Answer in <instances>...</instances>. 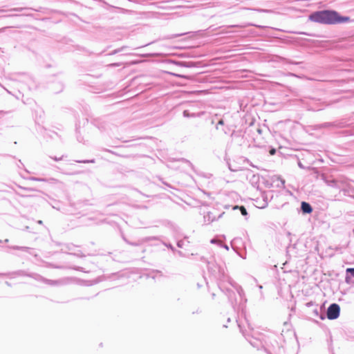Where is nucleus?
Wrapping results in <instances>:
<instances>
[{
    "label": "nucleus",
    "instance_id": "nucleus-7",
    "mask_svg": "<svg viewBox=\"0 0 354 354\" xmlns=\"http://www.w3.org/2000/svg\"><path fill=\"white\" fill-rule=\"evenodd\" d=\"M274 196V192L272 190L265 191L261 193L262 203L260 204V208H265L267 207L268 202L270 201Z\"/></svg>",
    "mask_w": 354,
    "mask_h": 354
},
{
    "label": "nucleus",
    "instance_id": "nucleus-46",
    "mask_svg": "<svg viewBox=\"0 0 354 354\" xmlns=\"http://www.w3.org/2000/svg\"><path fill=\"white\" fill-rule=\"evenodd\" d=\"M103 150H104V151H107V152L111 153H113V154H115V153L114 151H111V150H110V149H104Z\"/></svg>",
    "mask_w": 354,
    "mask_h": 354
},
{
    "label": "nucleus",
    "instance_id": "nucleus-57",
    "mask_svg": "<svg viewBox=\"0 0 354 354\" xmlns=\"http://www.w3.org/2000/svg\"><path fill=\"white\" fill-rule=\"evenodd\" d=\"M4 12H6L5 10H0V13Z\"/></svg>",
    "mask_w": 354,
    "mask_h": 354
},
{
    "label": "nucleus",
    "instance_id": "nucleus-13",
    "mask_svg": "<svg viewBox=\"0 0 354 354\" xmlns=\"http://www.w3.org/2000/svg\"><path fill=\"white\" fill-rule=\"evenodd\" d=\"M29 180L32 181H38V182H46L48 183H57V180L53 178H39V177H35V176H30L27 178Z\"/></svg>",
    "mask_w": 354,
    "mask_h": 354
},
{
    "label": "nucleus",
    "instance_id": "nucleus-44",
    "mask_svg": "<svg viewBox=\"0 0 354 354\" xmlns=\"http://www.w3.org/2000/svg\"><path fill=\"white\" fill-rule=\"evenodd\" d=\"M221 246L224 248L225 250H229V247L227 244L223 243V244L221 245Z\"/></svg>",
    "mask_w": 354,
    "mask_h": 354
},
{
    "label": "nucleus",
    "instance_id": "nucleus-19",
    "mask_svg": "<svg viewBox=\"0 0 354 354\" xmlns=\"http://www.w3.org/2000/svg\"><path fill=\"white\" fill-rule=\"evenodd\" d=\"M29 273H27L24 270H17L11 273H0V276H10V275H15V276H26Z\"/></svg>",
    "mask_w": 354,
    "mask_h": 354
},
{
    "label": "nucleus",
    "instance_id": "nucleus-10",
    "mask_svg": "<svg viewBox=\"0 0 354 354\" xmlns=\"http://www.w3.org/2000/svg\"><path fill=\"white\" fill-rule=\"evenodd\" d=\"M322 179L324 182L332 187L340 188V181L335 178H328L324 175H322Z\"/></svg>",
    "mask_w": 354,
    "mask_h": 354
},
{
    "label": "nucleus",
    "instance_id": "nucleus-5",
    "mask_svg": "<svg viewBox=\"0 0 354 354\" xmlns=\"http://www.w3.org/2000/svg\"><path fill=\"white\" fill-rule=\"evenodd\" d=\"M340 307L336 303L330 304L326 311V317L330 320H334L339 317Z\"/></svg>",
    "mask_w": 354,
    "mask_h": 354
},
{
    "label": "nucleus",
    "instance_id": "nucleus-36",
    "mask_svg": "<svg viewBox=\"0 0 354 354\" xmlns=\"http://www.w3.org/2000/svg\"><path fill=\"white\" fill-rule=\"evenodd\" d=\"M201 260L207 264V268L209 270H210V266H209L210 263L204 257H202L201 258Z\"/></svg>",
    "mask_w": 354,
    "mask_h": 354
},
{
    "label": "nucleus",
    "instance_id": "nucleus-60",
    "mask_svg": "<svg viewBox=\"0 0 354 354\" xmlns=\"http://www.w3.org/2000/svg\"><path fill=\"white\" fill-rule=\"evenodd\" d=\"M38 223L41 224V223H42V221H39Z\"/></svg>",
    "mask_w": 354,
    "mask_h": 354
},
{
    "label": "nucleus",
    "instance_id": "nucleus-48",
    "mask_svg": "<svg viewBox=\"0 0 354 354\" xmlns=\"http://www.w3.org/2000/svg\"><path fill=\"white\" fill-rule=\"evenodd\" d=\"M8 243L9 242V239H6L4 241H2V240H0V243Z\"/></svg>",
    "mask_w": 354,
    "mask_h": 354
},
{
    "label": "nucleus",
    "instance_id": "nucleus-42",
    "mask_svg": "<svg viewBox=\"0 0 354 354\" xmlns=\"http://www.w3.org/2000/svg\"><path fill=\"white\" fill-rule=\"evenodd\" d=\"M180 237H183V240H187L188 239V236H183V235H179L178 237H176V239H179Z\"/></svg>",
    "mask_w": 354,
    "mask_h": 354
},
{
    "label": "nucleus",
    "instance_id": "nucleus-35",
    "mask_svg": "<svg viewBox=\"0 0 354 354\" xmlns=\"http://www.w3.org/2000/svg\"><path fill=\"white\" fill-rule=\"evenodd\" d=\"M219 125H222V126H224L225 125V122H224V120L223 119H220L218 122V123L216 124V129H218V126Z\"/></svg>",
    "mask_w": 354,
    "mask_h": 354
},
{
    "label": "nucleus",
    "instance_id": "nucleus-15",
    "mask_svg": "<svg viewBox=\"0 0 354 354\" xmlns=\"http://www.w3.org/2000/svg\"><path fill=\"white\" fill-rule=\"evenodd\" d=\"M24 82L30 91L35 90L37 87L35 80L31 77H26Z\"/></svg>",
    "mask_w": 354,
    "mask_h": 354
},
{
    "label": "nucleus",
    "instance_id": "nucleus-38",
    "mask_svg": "<svg viewBox=\"0 0 354 354\" xmlns=\"http://www.w3.org/2000/svg\"><path fill=\"white\" fill-rule=\"evenodd\" d=\"M24 9V8H14L12 9H10V11L21 12Z\"/></svg>",
    "mask_w": 354,
    "mask_h": 354
},
{
    "label": "nucleus",
    "instance_id": "nucleus-39",
    "mask_svg": "<svg viewBox=\"0 0 354 354\" xmlns=\"http://www.w3.org/2000/svg\"><path fill=\"white\" fill-rule=\"evenodd\" d=\"M344 133L345 134V136H351V135L354 134L353 133L351 132V131H349V130L344 131Z\"/></svg>",
    "mask_w": 354,
    "mask_h": 354
},
{
    "label": "nucleus",
    "instance_id": "nucleus-16",
    "mask_svg": "<svg viewBox=\"0 0 354 354\" xmlns=\"http://www.w3.org/2000/svg\"><path fill=\"white\" fill-rule=\"evenodd\" d=\"M354 278V268H348L346 270L345 282L351 283V279Z\"/></svg>",
    "mask_w": 354,
    "mask_h": 354
},
{
    "label": "nucleus",
    "instance_id": "nucleus-28",
    "mask_svg": "<svg viewBox=\"0 0 354 354\" xmlns=\"http://www.w3.org/2000/svg\"><path fill=\"white\" fill-rule=\"evenodd\" d=\"M162 244L165 245L167 248L170 249L173 252L176 251V248L171 243L162 242Z\"/></svg>",
    "mask_w": 354,
    "mask_h": 354
},
{
    "label": "nucleus",
    "instance_id": "nucleus-31",
    "mask_svg": "<svg viewBox=\"0 0 354 354\" xmlns=\"http://www.w3.org/2000/svg\"><path fill=\"white\" fill-rule=\"evenodd\" d=\"M70 254L81 258L85 257V255L81 251H78V252L70 253Z\"/></svg>",
    "mask_w": 354,
    "mask_h": 354
},
{
    "label": "nucleus",
    "instance_id": "nucleus-53",
    "mask_svg": "<svg viewBox=\"0 0 354 354\" xmlns=\"http://www.w3.org/2000/svg\"><path fill=\"white\" fill-rule=\"evenodd\" d=\"M343 192H344V195H346V192H348V190H346V189H343Z\"/></svg>",
    "mask_w": 354,
    "mask_h": 354
},
{
    "label": "nucleus",
    "instance_id": "nucleus-56",
    "mask_svg": "<svg viewBox=\"0 0 354 354\" xmlns=\"http://www.w3.org/2000/svg\"><path fill=\"white\" fill-rule=\"evenodd\" d=\"M77 140L81 142L82 140L77 136Z\"/></svg>",
    "mask_w": 354,
    "mask_h": 354
},
{
    "label": "nucleus",
    "instance_id": "nucleus-61",
    "mask_svg": "<svg viewBox=\"0 0 354 354\" xmlns=\"http://www.w3.org/2000/svg\"><path fill=\"white\" fill-rule=\"evenodd\" d=\"M290 75H292V76H295V74H293V73H291V74H290Z\"/></svg>",
    "mask_w": 354,
    "mask_h": 354
},
{
    "label": "nucleus",
    "instance_id": "nucleus-25",
    "mask_svg": "<svg viewBox=\"0 0 354 354\" xmlns=\"http://www.w3.org/2000/svg\"><path fill=\"white\" fill-rule=\"evenodd\" d=\"M232 130V126L230 125H226L223 129V131L225 135H230Z\"/></svg>",
    "mask_w": 354,
    "mask_h": 354
},
{
    "label": "nucleus",
    "instance_id": "nucleus-22",
    "mask_svg": "<svg viewBox=\"0 0 354 354\" xmlns=\"http://www.w3.org/2000/svg\"><path fill=\"white\" fill-rule=\"evenodd\" d=\"M234 209H239L241 214L244 216H246L248 214L246 208L243 205H241V206L236 205V206H235V207H234Z\"/></svg>",
    "mask_w": 354,
    "mask_h": 354
},
{
    "label": "nucleus",
    "instance_id": "nucleus-51",
    "mask_svg": "<svg viewBox=\"0 0 354 354\" xmlns=\"http://www.w3.org/2000/svg\"><path fill=\"white\" fill-rule=\"evenodd\" d=\"M5 283H6L8 286H9V287H10V286H11L10 283H9L8 281H6V282H5Z\"/></svg>",
    "mask_w": 354,
    "mask_h": 354
},
{
    "label": "nucleus",
    "instance_id": "nucleus-4",
    "mask_svg": "<svg viewBox=\"0 0 354 354\" xmlns=\"http://www.w3.org/2000/svg\"><path fill=\"white\" fill-rule=\"evenodd\" d=\"M306 307L312 308V314L314 317H319L320 319L324 320L326 318L325 313L323 311L324 304L318 306L313 301H309L306 304Z\"/></svg>",
    "mask_w": 354,
    "mask_h": 354
},
{
    "label": "nucleus",
    "instance_id": "nucleus-3",
    "mask_svg": "<svg viewBox=\"0 0 354 354\" xmlns=\"http://www.w3.org/2000/svg\"><path fill=\"white\" fill-rule=\"evenodd\" d=\"M236 322L240 331L252 346L256 348L257 350L263 349L267 354H272L271 352L266 348L268 342L266 335L263 333L247 334L243 329L244 326L242 325L241 321L236 320Z\"/></svg>",
    "mask_w": 354,
    "mask_h": 354
},
{
    "label": "nucleus",
    "instance_id": "nucleus-59",
    "mask_svg": "<svg viewBox=\"0 0 354 354\" xmlns=\"http://www.w3.org/2000/svg\"><path fill=\"white\" fill-rule=\"evenodd\" d=\"M231 320H230V318H228L227 319V322H230Z\"/></svg>",
    "mask_w": 354,
    "mask_h": 354
},
{
    "label": "nucleus",
    "instance_id": "nucleus-58",
    "mask_svg": "<svg viewBox=\"0 0 354 354\" xmlns=\"http://www.w3.org/2000/svg\"><path fill=\"white\" fill-rule=\"evenodd\" d=\"M275 152V149L272 150L271 153L273 154Z\"/></svg>",
    "mask_w": 354,
    "mask_h": 354
},
{
    "label": "nucleus",
    "instance_id": "nucleus-62",
    "mask_svg": "<svg viewBox=\"0 0 354 354\" xmlns=\"http://www.w3.org/2000/svg\"><path fill=\"white\" fill-rule=\"evenodd\" d=\"M26 189H28V190H32V189H31V188H26Z\"/></svg>",
    "mask_w": 354,
    "mask_h": 354
},
{
    "label": "nucleus",
    "instance_id": "nucleus-2",
    "mask_svg": "<svg viewBox=\"0 0 354 354\" xmlns=\"http://www.w3.org/2000/svg\"><path fill=\"white\" fill-rule=\"evenodd\" d=\"M309 20L322 24H339L347 23L351 21L349 17L342 16L333 10H322L312 12L309 15Z\"/></svg>",
    "mask_w": 354,
    "mask_h": 354
},
{
    "label": "nucleus",
    "instance_id": "nucleus-54",
    "mask_svg": "<svg viewBox=\"0 0 354 354\" xmlns=\"http://www.w3.org/2000/svg\"><path fill=\"white\" fill-rule=\"evenodd\" d=\"M179 76L181 77L185 78V79H188L187 77L185 75H179Z\"/></svg>",
    "mask_w": 354,
    "mask_h": 354
},
{
    "label": "nucleus",
    "instance_id": "nucleus-45",
    "mask_svg": "<svg viewBox=\"0 0 354 354\" xmlns=\"http://www.w3.org/2000/svg\"><path fill=\"white\" fill-rule=\"evenodd\" d=\"M17 167L19 168H21V167H24V164L21 162V161L20 160H19V164H17Z\"/></svg>",
    "mask_w": 354,
    "mask_h": 354
},
{
    "label": "nucleus",
    "instance_id": "nucleus-6",
    "mask_svg": "<svg viewBox=\"0 0 354 354\" xmlns=\"http://www.w3.org/2000/svg\"><path fill=\"white\" fill-rule=\"evenodd\" d=\"M347 127L346 121H335L333 122H324L317 125V129L322 128H335L342 129Z\"/></svg>",
    "mask_w": 354,
    "mask_h": 354
},
{
    "label": "nucleus",
    "instance_id": "nucleus-12",
    "mask_svg": "<svg viewBox=\"0 0 354 354\" xmlns=\"http://www.w3.org/2000/svg\"><path fill=\"white\" fill-rule=\"evenodd\" d=\"M57 245H62V248L61 249V252L66 253L70 254V253H72L71 251L74 250V248L76 247L73 243H64L62 244L60 243H57Z\"/></svg>",
    "mask_w": 354,
    "mask_h": 354
},
{
    "label": "nucleus",
    "instance_id": "nucleus-43",
    "mask_svg": "<svg viewBox=\"0 0 354 354\" xmlns=\"http://www.w3.org/2000/svg\"><path fill=\"white\" fill-rule=\"evenodd\" d=\"M298 166L301 168V169H305V167L303 165V164L301 162V161H298Z\"/></svg>",
    "mask_w": 354,
    "mask_h": 354
},
{
    "label": "nucleus",
    "instance_id": "nucleus-26",
    "mask_svg": "<svg viewBox=\"0 0 354 354\" xmlns=\"http://www.w3.org/2000/svg\"><path fill=\"white\" fill-rule=\"evenodd\" d=\"M75 162L78 163H95V160L94 158L91 160H77Z\"/></svg>",
    "mask_w": 354,
    "mask_h": 354
},
{
    "label": "nucleus",
    "instance_id": "nucleus-40",
    "mask_svg": "<svg viewBox=\"0 0 354 354\" xmlns=\"http://www.w3.org/2000/svg\"><path fill=\"white\" fill-rule=\"evenodd\" d=\"M120 51H121V50H120V49H115V50H114L113 51H112V52L110 53V55H115V54H116V53H120Z\"/></svg>",
    "mask_w": 354,
    "mask_h": 354
},
{
    "label": "nucleus",
    "instance_id": "nucleus-23",
    "mask_svg": "<svg viewBox=\"0 0 354 354\" xmlns=\"http://www.w3.org/2000/svg\"><path fill=\"white\" fill-rule=\"evenodd\" d=\"M183 115L185 118H195L197 116L196 113H190L188 110L183 111Z\"/></svg>",
    "mask_w": 354,
    "mask_h": 354
},
{
    "label": "nucleus",
    "instance_id": "nucleus-47",
    "mask_svg": "<svg viewBox=\"0 0 354 354\" xmlns=\"http://www.w3.org/2000/svg\"><path fill=\"white\" fill-rule=\"evenodd\" d=\"M50 267H51V268H61V267H60V266H54V265H52V264H50Z\"/></svg>",
    "mask_w": 354,
    "mask_h": 354
},
{
    "label": "nucleus",
    "instance_id": "nucleus-21",
    "mask_svg": "<svg viewBox=\"0 0 354 354\" xmlns=\"http://www.w3.org/2000/svg\"><path fill=\"white\" fill-rule=\"evenodd\" d=\"M27 277L34 279L35 280L37 281H41L44 283L46 278L42 277L41 275L35 273V272H30L28 274H27Z\"/></svg>",
    "mask_w": 354,
    "mask_h": 354
},
{
    "label": "nucleus",
    "instance_id": "nucleus-29",
    "mask_svg": "<svg viewBox=\"0 0 354 354\" xmlns=\"http://www.w3.org/2000/svg\"><path fill=\"white\" fill-rule=\"evenodd\" d=\"M179 65L185 67H191L192 66V62H180Z\"/></svg>",
    "mask_w": 354,
    "mask_h": 354
},
{
    "label": "nucleus",
    "instance_id": "nucleus-9",
    "mask_svg": "<svg viewBox=\"0 0 354 354\" xmlns=\"http://www.w3.org/2000/svg\"><path fill=\"white\" fill-rule=\"evenodd\" d=\"M71 281L69 278H62L58 280H52L46 279L44 283H46L50 286H63L68 283Z\"/></svg>",
    "mask_w": 354,
    "mask_h": 354
},
{
    "label": "nucleus",
    "instance_id": "nucleus-41",
    "mask_svg": "<svg viewBox=\"0 0 354 354\" xmlns=\"http://www.w3.org/2000/svg\"><path fill=\"white\" fill-rule=\"evenodd\" d=\"M232 138L236 136V131L233 129L230 135Z\"/></svg>",
    "mask_w": 354,
    "mask_h": 354
},
{
    "label": "nucleus",
    "instance_id": "nucleus-27",
    "mask_svg": "<svg viewBox=\"0 0 354 354\" xmlns=\"http://www.w3.org/2000/svg\"><path fill=\"white\" fill-rule=\"evenodd\" d=\"M252 24H244V25L236 24V25H230V26H228L227 27L228 28H244L248 26H252Z\"/></svg>",
    "mask_w": 354,
    "mask_h": 354
},
{
    "label": "nucleus",
    "instance_id": "nucleus-49",
    "mask_svg": "<svg viewBox=\"0 0 354 354\" xmlns=\"http://www.w3.org/2000/svg\"><path fill=\"white\" fill-rule=\"evenodd\" d=\"M216 241H216V239H211L210 243H216Z\"/></svg>",
    "mask_w": 354,
    "mask_h": 354
},
{
    "label": "nucleus",
    "instance_id": "nucleus-55",
    "mask_svg": "<svg viewBox=\"0 0 354 354\" xmlns=\"http://www.w3.org/2000/svg\"><path fill=\"white\" fill-rule=\"evenodd\" d=\"M215 296H216V295H215V294H214V293H212V297L213 299H214Z\"/></svg>",
    "mask_w": 354,
    "mask_h": 354
},
{
    "label": "nucleus",
    "instance_id": "nucleus-24",
    "mask_svg": "<svg viewBox=\"0 0 354 354\" xmlns=\"http://www.w3.org/2000/svg\"><path fill=\"white\" fill-rule=\"evenodd\" d=\"M281 59L287 63V64H295V65H299L300 64H301L302 62H295V61H292L291 59H287V58H284V57H281Z\"/></svg>",
    "mask_w": 354,
    "mask_h": 354
},
{
    "label": "nucleus",
    "instance_id": "nucleus-18",
    "mask_svg": "<svg viewBox=\"0 0 354 354\" xmlns=\"http://www.w3.org/2000/svg\"><path fill=\"white\" fill-rule=\"evenodd\" d=\"M272 183H276L277 187H284L285 180L279 176H274L272 177Z\"/></svg>",
    "mask_w": 354,
    "mask_h": 354
},
{
    "label": "nucleus",
    "instance_id": "nucleus-8",
    "mask_svg": "<svg viewBox=\"0 0 354 354\" xmlns=\"http://www.w3.org/2000/svg\"><path fill=\"white\" fill-rule=\"evenodd\" d=\"M216 210H214L213 212H207L205 214H204L203 218L204 221L207 223H211L213 221H215L220 218L224 212L219 214L218 215H216L215 214Z\"/></svg>",
    "mask_w": 354,
    "mask_h": 354
},
{
    "label": "nucleus",
    "instance_id": "nucleus-32",
    "mask_svg": "<svg viewBox=\"0 0 354 354\" xmlns=\"http://www.w3.org/2000/svg\"><path fill=\"white\" fill-rule=\"evenodd\" d=\"M185 244V241L183 239H178L177 241V246L180 248H182Z\"/></svg>",
    "mask_w": 354,
    "mask_h": 354
},
{
    "label": "nucleus",
    "instance_id": "nucleus-34",
    "mask_svg": "<svg viewBox=\"0 0 354 354\" xmlns=\"http://www.w3.org/2000/svg\"><path fill=\"white\" fill-rule=\"evenodd\" d=\"M72 268L75 270H77V271H80V272H87L86 271L84 270V268L80 267V266H74Z\"/></svg>",
    "mask_w": 354,
    "mask_h": 354
},
{
    "label": "nucleus",
    "instance_id": "nucleus-30",
    "mask_svg": "<svg viewBox=\"0 0 354 354\" xmlns=\"http://www.w3.org/2000/svg\"><path fill=\"white\" fill-rule=\"evenodd\" d=\"M65 157H66V156H65V155H62L61 157H59V158L57 156H50V158L55 161H59V160H64Z\"/></svg>",
    "mask_w": 354,
    "mask_h": 354
},
{
    "label": "nucleus",
    "instance_id": "nucleus-33",
    "mask_svg": "<svg viewBox=\"0 0 354 354\" xmlns=\"http://www.w3.org/2000/svg\"><path fill=\"white\" fill-rule=\"evenodd\" d=\"M187 33L186 32H184V33H180V34H175V35H172L169 37H168L167 38L169 39H173V38H176V37H180V36H183V35H186Z\"/></svg>",
    "mask_w": 354,
    "mask_h": 354
},
{
    "label": "nucleus",
    "instance_id": "nucleus-14",
    "mask_svg": "<svg viewBox=\"0 0 354 354\" xmlns=\"http://www.w3.org/2000/svg\"><path fill=\"white\" fill-rule=\"evenodd\" d=\"M301 211L304 214H310L313 209L311 205L306 201H302L301 203Z\"/></svg>",
    "mask_w": 354,
    "mask_h": 354
},
{
    "label": "nucleus",
    "instance_id": "nucleus-52",
    "mask_svg": "<svg viewBox=\"0 0 354 354\" xmlns=\"http://www.w3.org/2000/svg\"><path fill=\"white\" fill-rule=\"evenodd\" d=\"M236 241V239H234V240L231 242V245H232V247L233 248H234V245H233V244H234V241Z\"/></svg>",
    "mask_w": 354,
    "mask_h": 354
},
{
    "label": "nucleus",
    "instance_id": "nucleus-17",
    "mask_svg": "<svg viewBox=\"0 0 354 354\" xmlns=\"http://www.w3.org/2000/svg\"><path fill=\"white\" fill-rule=\"evenodd\" d=\"M9 248L13 249V250H21L26 252H28L30 254H32V248L29 247H25V246H18V245H14V246H8Z\"/></svg>",
    "mask_w": 354,
    "mask_h": 354
},
{
    "label": "nucleus",
    "instance_id": "nucleus-20",
    "mask_svg": "<svg viewBox=\"0 0 354 354\" xmlns=\"http://www.w3.org/2000/svg\"><path fill=\"white\" fill-rule=\"evenodd\" d=\"M64 88V85L61 82H58L57 84H55L52 85L50 89L54 93H60Z\"/></svg>",
    "mask_w": 354,
    "mask_h": 354
},
{
    "label": "nucleus",
    "instance_id": "nucleus-37",
    "mask_svg": "<svg viewBox=\"0 0 354 354\" xmlns=\"http://www.w3.org/2000/svg\"><path fill=\"white\" fill-rule=\"evenodd\" d=\"M227 282L234 288V284L236 283L232 278L227 277Z\"/></svg>",
    "mask_w": 354,
    "mask_h": 354
},
{
    "label": "nucleus",
    "instance_id": "nucleus-1",
    "mask_svg": "<svg viewBox=\"0 0 354 354\" xmlns=\"http://www.w3.org/2000/svg\"><path fill=\"white\" fill-rule=\"evenodd\" d=\"M234 288L235 289V290L236 291L240 297L239 302L237 301L234 291L230 288H222L221 287H220V289L227 297L228 301L230 303L234 310L237 312L241 311V315L244 317L245 321L248 324V328L250 330H253V328L251 326V324L248 322V320L245 316V308L248 300L245 297V292L243 288L238 283L234 284Z\"/></svg>",
    "mask_w": 354,
    "mask_h": 354
},
{
    "label": "nucleus",
    "instance_id": "nucleus-11",
    "mask_svg": "<svg viewBox=\"0 0 354 354\" xmlns=\"http://www.w3.org/2000/svg\"><path fill=\"white\" fill-rule=\"evenodd\" d=\"M157 239H158V237H156V236H147V237H145V238L142 239L138 242H131L129 241H127V239H124V241L129 245H131L133 246H138V245H140L142 243H147L151 240H157Z\"/></svg>",
    "mask_w": 354,
    "mask_h": 354
},
{
    "label": "nucleus",
    "instance_id": "nucleus-50",
    "mask_svg": "<svg viewBox=\"0 0 354 354\" xmlns=\"http://www.w3.org/2000/svg\"><path fill=\"white\" fill-rule=\"evenodd\" d=\"M176 252H178V254L179 255H180V256H182V255H183V252H182L181 251H180V250H178V251H177V250H176Z\"/></svg>",
    "mask_w": 354,
    "mask_h": 354
}]
</instances>
